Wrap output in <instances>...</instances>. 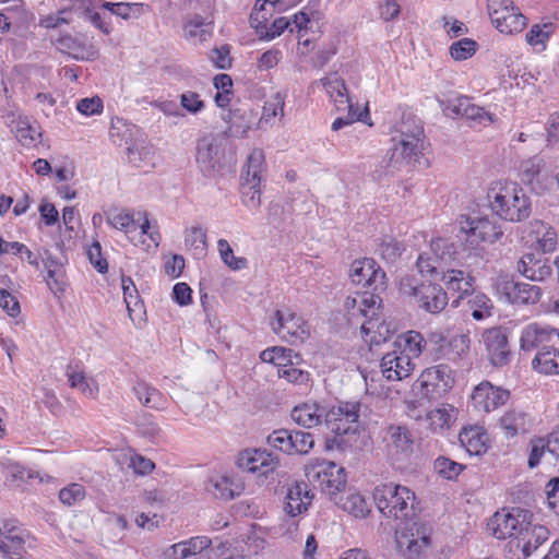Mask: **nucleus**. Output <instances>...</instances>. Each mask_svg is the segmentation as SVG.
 I'll return each mask as SVG.
<instances>
[{"instance_id": "nucleus-1", "label": "nucleus", "mask_w": 559, "mask_h": 559, "mask_svg": "<svg viewBox=\"0 0 559 559\" xmlns=\"http://www.w3.org/2000/svg\"><path fill=\"white\" fill-rule=\"evenodd\" d=\"M424 138L420 119L412 114L403 115L391 139V148L373 170L374 179L381 181L393 176L404 165L416 162L424 148Z\"/></svg>"}, {"instance_id": "nucleus-2", "label": "nucleus", "mask_w": 559, "mask_h": 559, "mask_svg": "<svg viewBox=\"0 0 559 559\" xmlns=\"http://www.w3.org/2000/svg\"><path fill=\"white\" fill-rule=\"evenodd\" d=\"M360 407L359 402H342L326 412L324 425L333 433L325 439L326 450L345 452L352 449L353 442L357 440Z\"/></svg>"}, {"instance_id": "nucleus-3", "label": "nucleus", "mask_w": 559, "mask_h": 559, "mask_svg": "<svg viewBox=\"0 0 559 559\" xmlns=\"http://www.w3.org/2000/svg\"><path fill=\"white\" fill-rule=\"evenodd\" d=\"M492 212L508 222H523L532 213L531 198L513 181L495 182L488 192Z\"/></svg>"}, {"instance_id": "nucleus-4", "label": "nucleus", "mask_w": 559, "mask_h": 559, "mask_svg": "<svg viewBox=\"0 0 559 559\" xmlns=\"http://www.w3.org/2000/svg\"><path fill=\"white\" fill-rule=\"evenodd\" d=\"M372 497L378 510L389 519L406 520L415 515L416 496L406 486L380 484L374 487Z\"/></svg>"}, {"instance_id": "nucleus-5", "label": "nucleus", "mask_w": 559, "mask_h": 559, "mask_svg": "<svg viewBox=\"0 0 559 559\" xmlns=\"http://www.w3.org/2000/svg\"><path fill=\"white\" fill-rule=\"evenodd\" d=\"M224 139L207 134L197 142L195 162L205 178L216 179L231 171L233 160L226 157Z\"/></svg>"}, {"instance_id": "nucleus-6", "label": "nucleus", "mask_w": 559, "mask_h": 559, "mask_svg": "<svg viewBox=\"0 0 559 559\" xmlns=\"http://www.w3.org/2000/svg\"><path fill=\"white\" fill-rule=\"evenodd\" d=\"M459 223L456 237L463 242L464 250L475 251L476 255L480 254V242L493 243L503 236L501 225L489 217L461 216Z\"/></svg>"}, {"instance_id": "nucleus-7", "label": "nucleus", "mask_w": 559, "mask_h": 559, "mask_svg": "<svg viewBox=\"0 0 559 559\" xmlns=\"http://www.w3.org/2000/svg\"><path fill=\"white\" fill-rule=\"evenodd\" d=\"M456 253V247L449 239H433L430 243V252H423L418 255L417 270L424 276L438 277L444 271V266L454 260Z\"/></svg>"}, {"instance_id": "nucleus-8", "label": "nucleus", "mask_w": 559, "mask_h": 559, "mask_svg": "<svg viewBox=\"0 0 559 559\" xmlns=\"http://www.w3.org/2000/svg\"><path fill=\"white\" fill-rule=\"evenodd\" d=\"M107 223L116 229L123 231L131 242H136L145 235L150 237L155 246H158L160 239L159 233L151 230V224L146 212L133 213L130 211H121L117 214L109 215Z\"/></svg>"}, {"instance_id": "nucleus-9", "label": "nucleus", "mask_w": 559, "mask_h": 559, "mask_svg": "<svg viewBox=\"0 0 559 559\" xmlns=\"http://www.w3.org/2000/svg\"><path fill=\"white\" fill-rule=\"evenodd\" d=\"M271 326L274 333L292 345L301 344L310 336L308 322L289 308L277 309Z\"/></svg>"}, {"instance_id": "nucleus-10", "label": "nucleus", "mask_w": 559, "mask_h": 559, "mask_svg": "<svg viewBox=\"0 0 559 559\" xmlns=\"http://www.w3.org/2000/svg\"><path fill=\"white\" fill-rule=\"evenodd\" d=\"M401 290L412 297L420 309L431 314L440 313L449 302L447 292L435 283H421L415 286L402 284Z\"/></svg>"}, {"instance_id": "nucleus-11", "label": "nucleus", "mask_w": 559, "mask_h": 559, "mask_svg": "<svg viewBox=\"0 0 559 559\" xmlns=\"http://www.w3.org/2000/svg\"><path fill=\"white\" fill-rule=\"evenodd\" d=\"M267 444L288 455H306L313 449L314 438L298 429H277L269 435Z\"/></svg>"}, {"instance_id": "nucleus-12", "label": "nucleus", "mask_w": 559, "mask_h": 559, "mask_svg": "<svg viewBox=\"0 0 559 559\" xmlns=\"http://www.w3.org/2000/svg\"><path fill=\"white\" fill-rule=\"evenodd\" d=\"M532 514L522 509L511 512H496L487 524L488 532L498 539L512 538L522 535V532Z\"/></svg>"}, {"instance_id": "nucleus-13", "label": "nucleus", "mask_w": 559, "mask_h": 559, "mask_svg": "<svg viewBox=\"0 0 559 559\" xmlns=\"http://www.w3.org/2000/svg\"><path fill=\"white\" fill-rule=\"evenodd\" d=\"M353 284L372 292H383L386 288V276L373 259L355 260L349 267Z\"/></svg>"}, {"instance_id": "nucleus-14", "label": "nucleus", "mask_w": 559, "mask_h": 559, "mask_svg": "<svg viewBox=\"0 0 559 559\" xmlns=\"http://www.w3.org/2000/svg\"><path fill=\"white\" fill-rule=\"evenodd\" d=\"M418 382L424 395L429 399H437L445 394L453 386L454 377L452 369L448 365L440 364L425 369Z\"/></svg>"}, {"instance_id": "nucleus-15", "label": "nucleus", "mask_w": 559, "mask_h": 559, "mask_svg": "<svg viewBox=\"0 0 559 559\" xmlns=\"http://www.w3.org/2000/svg\"><path fill=\"white\" fill-rule=\"evenodd\" d=\"M496 290L509 304H535L540 298L538 286L515 282L508 276L498 277Z\"/></svg>"}, {"instance_id": "nucleus-16", "label": "nucleus", "mask_w": 559, "mask_h": 559, "mask_svg": "<svg viewBox=\"0 0 559 559\" xmlns=\"http://www.w3.org/2000/svg\"><path fill=\"white\" fill-rule=\"evenodd\" d=\"M236 464L243 472L267 476L278 466L280 460L267 450L247 449L238 454Z\"/></svg>"}, {"instance_id": "nucleus-17", "label": "nucleus", "mask_w": 559, "mask_h": 559, "mask_svg": "<svg viewBox=\"0 0 559 559\" xmlns=\"http://www.w3.org/2000/svg\"><path fill=\"white\" fill-rule=\"evenodd\" d=\"M431 527L425 523L414 525L397 537L396 543L406 559H417L430 545Z\"/></svg>"}, {"instance_id": "nucleus-18", "label": "nucleus", "mask_w": 559, "mask_h": 559, "mask_svg": "<svg viewBox=\"0 0 559 559\" xmlns=\"http://www.w3.org/2000/svg\"><path fill=\"white\" fill-rule=\"evenodd\" d=\"M509 397L508 390L495 386L489 381L480 382L472 393L474 407L484 413H490L504 405Z\"/></svg>"}, {"instance_id": "nucleus-19", "label": "nucleus", "mask_w": 559, "mask_h": 559, "mask_svg": "<svg viewBox=\"0 0 559 559\" xmlns=\"http://www.w3.org/2000/svg\"><path fill=\"white\" fill-rule=\"evenodd\" d=\"M386 450L395 462L408 459L414 450V440L405 426L390 425L386 429Z\"/></svg>"}, {"instance_id": "nucleus-20", "label": "nucleus", "mask_w": 559, "mask_h": 559, "mask_svg": "<svg viewBox=\"0 0 559 559\" xmlns=\"http://www.w3.org/2000/svg\"><path fill=\"white\" fill-rule=\"evenodd\" d=\"M319 483L321 490L330 496L337 495L346 486V475L343 467H337L335 463L329 462L319 465V469L308 473Z\"/></svg>"}, {"instance_id": "nucleus-21", "label": "nucleus", "mask_w": 559, "mask_h": 559, "mask_svg": "<svg viewBox=\"0 0 559 559\" xmlns=\"http://www.w3.org/2000/svg\"><path fill=\"white\" fill-rule=\"evenodd\" d=\"M483 341L493 366H504L510 361L511 352L508 336L501 328H491L484 332Z\"/></svg>"}, {"instance_id": "nucleus-22", "label": "nucleus", "mask_w": 559, "mask_h": 559, "mask_svg": "<svg viewBox=\"0 0 559 559\" xmlns=\"http://www.w3.org/2000/svg\"><path fill=\"white\" fill-rule=\"evenodd\" d=\"M414 366L406 353L395 347L388 352L380 362L381 372L389 381H400L409 377Z\"/></svg>"}, {"instance_id": "nucleus-23", "label": "nucleus", "mask_w": 559, "mask_h": 559, "mask_svg": "<svg viewBox=\"0 0 559 559\" xmlns=\"http://www.w3.org/2000/svg\"><path fill=\"white\" fill-rule=\"evenodd\" d=\"M518 271L533 282H543L552 274L551 261L540 252H527L518 262Z\"/></svg>"}, {"instance_id": "nucleus-24", "label": "nucleus", "mask_w": 559, "mask_h": 559, "mask_svg": "<svg viewBox=\"0 0 559 559\" xmlns=\"http://www.w3.org/2000/svg\"><path fill=\"white\" fill-rule=\"evenodd\" d=\"M2 526L5 528V532L2 531V557L7 559H25L27 533L10 522H5Z\"/></svg>"}, {"instance_id": "nucleus-25", "label": "nucleus", "mask_w": 559, "mask_h": 559, "mask_svg": "<svg viewBox=\"0 0 559 559\" xmlns=\"http://www.w3.org/2000/svg\"><path fill=\"white\" fill-rule=\"evenodd\" d=\"M225 120L233 136L243 138L253 126L259 124V114L250 106H240L230 109Z\"/></svg>"}, {"instance_id": "nucleus-26", "label": "nucleus", "mask_w": 559, "mask_h": 559, "mask_svg": "<svg viewBox=\"0 0 559 559\" xmlns=\"http://www.w3.org/2000/svg\"><path fill=\"white\" fill-rule=\"evenodd\" d=\"M556 336V329L542 326L536 323L526 325L520 337V347L524 352H531L550 346L548 343Z\"/></svg>"}, {"instance_id": "nucleus-27", "label": "nucleus", "mask_w": 559, "mask_h": 559, "mask_svg": "<svg viewBox=\"0 0 559 559\" xmlns=\"http://www.w3.org/2000/svg\"><path fill=\"white\" fill-rule=\"evenodd\" d=\"M314 495L305 481H296L288 488L285 501V511L290 516H297L305 512L311 504Z\"/></svg>"}, {"instance_id": "nucleus-28", "label": "nucleus", "mask_w": 559, "mask_h": 559, "mask_svg": "<svg viewBox=\"0 0 559 559\" xmlns=\"http://www.w3.org/2000/svg\"><path fill=\"white\" fill-rule=\"evenodd\" d=\"M324 406L317 402H305L296 405L290 413L292 419L304 428H313L324 423L326 416Z\"/></svg>"}, {"instance_id": "nucleus-29", "label": "nucleus", "mask_w": 559, "mask_h": 559, "mask_svg": "<svg viewBox=\"0 0 559 559\" xmlns=\"http://www.w3.org/2000/svg\"><path fill=\"white\" fill-rule=\"evenodd\" d=\"M440 280L443 282L449 292L460 294V296L452 304L454 307H457L460 299L472 293L474 288V277L463 270L444 269Z\"/></svg>"}, {"instance_id": "nucleus-30", "label": "nucleus", "mask_w": 559, "mask_h": 559, "mask_svg": "<svg viewBox=\"0 0 559 559\" xmlns=\"http://www.w3.org/2000/svg\"><path fill=\"white\" fill-rule=\"evenodd\" d=\"M32 20L33 15L23 8L22 3L2 8V33L13 31L23 35Z\"/></svg>"}, {"instance_id": "nucleus-31", "label": "nucleus", "mask_w": 559, "mask_h": 559, "mask_svg": "<svg viewBox=\"0 0 559 559\" xmlns=\"http://www.w3.org/2000/svg\"><path fill=\"white\" fill-rule=\"evenodd\" d=\"M532 425L531 416L522 409H509L500 418V426L507 438L528 432Z\"/></svg>"}, {"instance_id": "nucleus-32", "label": "nucleus", "mask_w": 559, "mask_h": 559, "mask_svg": "<svg viewBox=\"0 0 559 559\" xmlns=\"http://www.w3.org/2000/svg\"><path fill=\"white\" fill-rule=\"evenodd\" d=\"M132 392L138 401L147 408L162 411L167 407V397L145 381H136L132 386Z\"/></svg>"}, {"instance_id": "nucleus-33", "label": "nucleus", "mask_w": 559, "mask_h": 559, "mask_svg": "<svg viewBox=\"0 0 559 559\" xmlns=\"http://www.w3.org/2000/svg\"><path fill=\"white\" fill-rule=\"evenodd\" d=\"M321 81L337 111H345L346 108H354V104L349 99L343 79L338 78L337 74H332Z\"/></svg>"}, {"instance_id": "nucleus-34", "label": "nucleus", "mask_w": 559, "mask_h": 559, "mask_svg": "<svg viewBox=\"0 0 559 559\" xmlns=\"http://www.w3.org/2000/svg\"><path fill=\"white\" fill-rule=\"evenodd\" d=\"M212 22L200 14L188 16L183 23V37L193 44L207 41L212 37Z\"/></svg>"}, {"instance_id": "nucleus-35", "label": "nucleus", "mask_w": 559, "mask_h": 559, "mask_svg": "<svg viewBox=\"0 0 559 559\" xmlns=\"http://www.w3.org/2000/svg\"><path fill=\"white\" fill-rule=\"evenodd\" d=\"M457 409L450 405L443 404L441 407L435 408L425 414V421L433 433H441L449 429L455 421Z\"/></svg>"}, {"instance_id": "nucleus-36", "label": "nucleus", "mask_w": 559, "mask_h": 559, "mask_svg": "<svg viewBox=\"0 0 559 559\" xmlns=\"http://www.w3.org/2000/svg\"><path fill=\"white\" fill-rule=\"evenodd\" d=\"M526 23L527 19L513 3L492 21L496 28L504 34L519 33L523 31Z\"/></svg>"}, {"instance_id": "nucleus-37", "label": "nucleus", "mask_w": 559, "mask_h": 559, "mask_svg": "<svg viewBox=\"0 0 559 559\" xmlns=\"http://www.w3.org/2000/svg\"><path fill=\"white\" fill-rule=\"evenodd\" d=\"M532 368L542 374H559V349L542 347L532 360Z\"/></svg>"}, {"instance_id": "nucleus-38", "label": "nucleus", "mask_w": 559, "mask_h": 559, "mask_svg": "<svg viewBox=\"0 0 559 559\" xmlns=\"http://www.w3.org/2000/svg\"><path fill=\"white\" fill-rule=\"evenodd\" d=\"M459 440L469 455H480L486 452V433L478 426L463 428Z\"/></svg>"}, {"instance_id": "nucleus-39", "label": "nucleus", "mask_w": 559, "mask_h": 559, "mask_svg": "<svg viewBox=\"0 0 559 559\" xmlns=\"http://www.w3.org/2000/svg\"><path fill=\"white\" fill-rule=\"evenodd\" d=\"M439 341L442 343L443 355L449 360L461 359L469 350L471 340L468 334H456L449 340L439 335Z\"/></svg>"}, {"instance_id": "nucleus-40", "label": "nucleus", "mask_w": 559, "mask_h": 559, "mask_svg": "<svg viewBox=\"0 0 559 559\" xmlns=\"http://www.w3.org/2000/svg\"><path fill=\"white\" fill-rule=\"evenodd\" d=\"M251 25L255 28V32L260 38L270 40L280 36L292 25V22L287 17H278L275 19L270 26H267L262 21H259V12H257L251 14Z\"/></svg>"}, {"instance_id": "nucleus-41", "label": "nucleus", "mask_w": 559, "mask_h": 559, "mask_svg": "<svg viewBox=\"0 0 559 559\" xmlns=\"http://www.w3.org/2000/svg\"><path fill=\"white\" fill-rule=\"evenodd\" d=\"M425 345L424 336L417 331H408L394 342V347L406 353L411 360L423 353Z\"/></svg>"}, {"instance_id": "nucleus-42", "label": "nucleus", "mask_w": 559, "mask_h": 559, "mask_svg": "<svg viewBox=\"0 0 559 559\" xmlns=\"http://www.w3.org/2000/svg\"><path fill=\"white\" fill-rule=\"evenodd\" d=\"M44 264L47 270L45 281L49 289L55 295L63 293L66 290L67 280L62 265L59 264L58 261L56 259H52L51 257H49Z\"/></svg>"}, {"instance_id": "nucleus-43", "label": "nucleus", "mask_w": 559, "mask_h": 559, "mask_svg": "<svg viewBox=\"0 0 559 559\" xmlns=\"http://www.w3.org/2000/svg\"><path fill=\"white\" fill-rule=\"evenodd\" d=\"M336 503L346 512L358 519L366 518L370 512V507L365 497L358 492H352L341 496Z\"/></svg>"}, {"instance_id": "nucleus-44", "label": "nucleus", "mask_w": 559, "mask_h": 559, "mask_svg": "<svg viewBox=\"0 0 559 559\" xmlns=\"http://www.w3.org/2000/svg\"><path fill=\"white\" fill-rule=\"evenodd\" d=\"M379 292H372L367 289L358 301V311L361 316L368 318V323L378 316V310L381 304V298L378 295ZM361 330L368 332L370 328H367V322L361 324Z\"/></svg>"}, {"instance_id": "nucleus-45", "label": "nucleus", "mask_w": 559, "mask_h": 559, "mask_svg": "<svg viewBox=\"0 0 559 559\" xmlns=\"http://www.w3.org/2000/svg\"><path fill=\"white\" fill-rule=\"evenodd\" d=\"M215 498L230 500L240 493L239 487L234 486L231 479L227 476L212 478L206 487Z\"/></svg>"}, {"instance_id": "nucleus-46", "label": "nucleus", "mask_w": 559, "mask_h": 559, "mask_svg": "<svg viewBox=\"0 0 559 559\" xmlns=\"http://www.w3.org/2000/svg\"><path fill=\"white\" fill-rule=\"evenodd\" d=\"M468 295L467 306L475 320L481 321L491 316L492 302L487 295L480 292L474 293V289Z\"/></svg>"}, {"instance_id": "nucleus-47", "label": "nucleus", "mask_w": 559, "mask_h": 559, "mask_svg": "<svg viewBox=\"0 0 559 559\" xmlns=\"http://www.w3.org/2000/svg\"><path fill=\"white\" fill-rule=\"evenodd\" d=\"M543 159L538 156L531 157L520 165V178L523 183L530 186L532 190L539 185Z\"/></svg>"}, {"instance_id": "nucleus-48", "label": "nucleus", "mask_w": 559, "mask_h": 559, "mask_svg": "<svg viewBox=\"0 0 559 559\" xmlns=\"http://www.w3.org/2000/svg\"><path fill=\"white\" fill-rule=\"evenodd\" d=\"M261 181L242 178L241 202L249 210H258L261 205Z\"/></svg>"}, {"instance_id": "nucleus-49", "label": "nucleus", "mask_w": 559, "mask_h": 559, "mask_svg": "<svg viewBox=\"0 0 559 559\" xmlns=\"http://www.w3.org/2000/svg\"><path fill=\"white\" fill-rule=\"evenodd\" d=\"M2 477L4 483L11 487H21L33 474L17 463L4 462L2 460Z\"/></svg>"}, {"instance_id": "nucleus-50", "label": "nucleus", "mask_w": 559, "mask_h": 559, "mask_svg": "<svg viewBox=\"0 0 559 559\" xmlns=\"http://www.w3.org/2000/svg\"><path fill=\"white\" fill-rule=\"evenodd\" d=\"M67 377L71 388L80 390L85 396L95 397L98 393V386L92 378H87L83 371L67 368Z\"/></svg>"}, {"instance_id": "nucleus-51", "label": "nucleus", "mask_w": 559, "mask_h": 559, "mask_svg": "<svg viewBox=\"0 0 559 559\" xmlns=\"http://www.w3.org/2000/svg\"><path fill=\"white\" fill-rule=\"evenodd\" d=\"M555 29H556V24L552 22H545L543 24H534L526 34V40L533 47L540 46L542 49H545L546 43L549 40L550 36L555 33Z\"/></svg>"}, {"instance_id": "nucleus-52", "label": "nucleus", "mask_w": 559, "mask_h": 559, "mask_svg": "<svg viewBox=\"0 0 559 559\" xmlns=\"http://www.w3.org/2000/svg\"><path fill=\"white\" fill-rule=\"evenodd\" d=\"M285 106V94L281 92L275 93L263 106V111L259 118V124L265 122L269 123L272 119L278 115L283 117Z\"/></svg>"}, {"instance_id": "nucleus-53", "label": "nucleus", "mask_w": 559, "mask_h": 559, "mask_svg": "<svg viewBox=\"0 0 559 559\" xmlns=\"http://www.w3.org/2000/svg\"><path fill=\"white\" fill-rule=\"evenodd\" d=\"M265 169L264 153L254 148L248 156L246 175L242 178L262 181V174Z\"/></svg>"}, {"instance_id": "nucleus-54", "label": "nucleus", "mask_w": 559, "mask_h": 559, "mask_svg": "<svg viewBox=\"0 0 559 559\" xmlns=\"http://www.w3.org/2000/svg\"><path fill=\"white\" fill-rule=\"evenodd\" d=\"M462 117H465L467 120L472 121L474 126H487L493 121L492 115L489 111L471 103V98L467 96L466 104H464L463 107Z\"/></svg>"}, {"instance_id": "nucleus-55", "label": "nucleus", "mask_w": 559, "mask_h": 559, "mask_svg": "<svg viewBox=\"0 0 559 559\" xmlns=\"http://www.w3.org/2000/svg\"><path fill=\"white\" fill-rule=\"evenodd\" d=\"M86 497V490L83 485L72 483L59 491V500L68 507H74L82 503Z\"/></svg>"}, {"instance_id": "nucleus-56", "label": "nucleus", "mask_w": 559, "mask_h": 559, "mask_svg": "<svg viewBox=\"0 0 559 559\" xmlns=\"http://www.w3.org/2000/svg\"><path fill=\"white\" fill-rule=\"evenodd\" d=\"M478 44L471 38H462L452 43L450 46V55L456 61L466 60L475 55Z\"/></svg>"}, {"instance_id": "nucleus-57", "label": "nucleus", "mask_w": 559, "mask_h": 559, "mask_svg": "<svg viewBox=\"0 0 559 559\" xmlns=\"http://www.w3.org/2000/svg\"><path fill=\"white\" fill-rule=\"evenodd\" d=\"M530 444L531 452L528 455L527 464L531 468H534L540 463V460L546 452L550 454V443L548 435L546 437L532 439Z\"/></svg>"}, {"instance_id": "nucleus-58", "label": "nucleus", "mask_w": 559, "mask_h": 559, "mask_svg": "<svg viewBox=\"0 0 559 559\" xmlns=\"http://www.w3.org/2000/svg\"><path fill=\"white\" fill-rule=\"evenodd\" d=\"M404 250L403 243L393 238L383 239L378 248L381 258L389 263L396 262Z\"/></svg>"}, {"instance_id": "nucleus-59", "label": "nucleus", "mask_w": 559, "mask_h": 559, "mask_svg": "<svg viewBox=\"0 0 559 559\" xmlns=\"http://www.w3.org/2000/svg\"><path fill=\"white\" fill-rule=\"evenodd\" d=\"M217 248L222 260L231 270H241L246 267L247 259L242 257H235L234 251L226 239H219L217 241Z\"/></svg>"}, {"instance_id": "nucleus-60", "label": "nucleus", "mask_w": 559, "mask_h": 559, "mask_svg": "<svg viewBox=\"0 0 559 559\" xmlns=\"http://www.w3.org/2000/svg\"><path fill=\"white\" fill-rule=\"evenodd\" d=\"M41 133L27 122L22 121L15 131V138L25 147H33L39 143Z\"/></svg>"}, {"instance_id": "nucleus-61", "label": "nucleus", "mask_w": 559, "mask_h": 559, "mask_svg": "<svg viewBox=\"0 0 559 559\" xmlns=\"http://www.w3.org/2000/svg\"><path fill=\"white\" fill-rule=\"evenodd\" d=\"M522 535L532 539V552L543 545L549 537V531L544 525L532 524L527 521Z\"/></svg>"}, {"instance_id": "nucleus-62", "label": "nucleus", "mask_w": 559, "mask_h": 559, "mask_svg": "<svg viewBox=\"0 0 559 559\" xmlns=\"http://www.w3.org/2000/svg\"><path fill=\"white\" fill-rule=\"evenodd\" d=\"M435 469L442 477H444L447 479H454L462 473V471L464 469V465H462L449 457L439 456L435 461Z\"/></svg>"}, {"instance_id": "nucleus-63", "label": "nucleus", "mask_w": 559, "mask_h": 559, "mask_svg": "<svg viewBox=\"0 0 559 559\" xmlns=\"http://www.w3.org/2000/svg\"><path fill=\"white\" fill-rule=\"evenodd\" d=\"M510 552H514L509 559H526L532 555V539L523 535L513 536L508 543Z\"/></svg>"}, {"instance_id": "nucleus-64", "label": "nucleus", "mask_w": 559, "mask_h": 559, "mask_svg": "<svg viewBox=\"0 0 559 559\" xmlns=\"http://www.w3.org/2000/svg\"><path fill=\"white\" fill-rule=\"evenodd\" d=\"M186 246L193 249L197 253H203L206 249V234L203 228L193 226L185 233Z\"/></svg>"}]
</instances>
